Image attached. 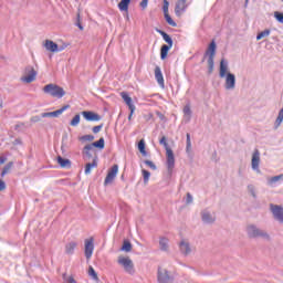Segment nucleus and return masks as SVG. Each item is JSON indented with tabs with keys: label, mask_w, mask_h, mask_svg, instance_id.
<instances>
[{
	"label": "nucleus",
	"mask_w": 283,
	"mask_h": 283,
	"mask_svg": "<svg viewBox=\"0 0 283 283\" xmlns=\"http://www.w3.org/2000/svg\"><path fill=\"white\" fill-rule=\"evenodd\" d=\"M245 232L248 238H250L251 240H256L258 238H261L262 240H265V242H271V234L253 223L247 226Z\"/></svg>",
	"instance_id": "1"
},
{
	"label": "nucleus",
	"mask_w": 283,
	"mask_h": 283,
	"mask_svg": "<svg viewBox=\"0 0 283 283\" xmlns=\"http://www.w3.org/2000/svg\"><path fill=\"white\" fill-rule=\"evenodd\" d=\"M216 41H212L208 49L206 50V53L203 55V60L208 57V74L211 75L213 74V70L216 67V62H214V59H216Z\"/></svg>",
	"instance_id": "2"
},
{
	"label": "nucleus",
	"mask_w": 283,
	"mask_h": 283,
	"mask_svg": "<svg viewBox=\"0 0 283 283\" xmlns=\"http://www.w3.org/2000/svg\"><path fill=\"white\" fill-rule=\"evenodd\" d=\"M44 94H50L53 98H63L65 96V90L56 84H48L43 87Z\"/></svg>",
	"instance_id": "3"
},
{
	"label": "nucleus",
	"mask_w": 283,
	"mask_h": 283,
	"mask_svg": "<svg viewBox=\"0 0 283 283\" xmlns=\"http://www.w3.org/2000/svg\"><path fill=\"white\" fill-rule=\"evenodd\" d=\"M117 262L123 266L124 271L128 273V275H134V273H136V270L134 269V261L128 256H119Z\"/></svg>",
	"instance_id": "4"
},
{
	"label": "nucleus",
	"mask_w": 283,
	"mask_h": 283,
	"mask_svg": "<svg viewBox=\"0 0 283 283\" xmlns=\"http://www.w3.org/2000/svg\"><path fill=\"white\" fill-rule=\"evenodd\" d=\"M166 165H167V171H168V176H172L174 175V169L176 167V157L174 156V150L168 149L166 151Z\"/></svg>",
	"instance_id": "5"
},
{
	"label": "nucleus",
	"mask_w": 283,
	"mask_h": 283,
	"mask_svg": "<svg viewBox=\"0 0 283 283\" xmlns=\"http://www.w3.org/2000/svg\"><path fill=\"white\" fill-rule=\"evenodd\" d=\"M270 211L272 212L273 218L283 224V207L271 203Z\"/></svg>",
	"instance_id": "6"
},
{
	"label": "nucleus",
	"mask_w": 283,
	"mask_h": 283,
	"mask_svg": "<svg viewBox=\"0 0 283 283\" xmlns=\"http://www.w3.org/2000/svg\"><path fill=\"white\" fill-rule=\"evenodd\" d=\"M67 109H70V104H66L54 112L41 113V118H59V116H61L63 112H67Z\"/></svg>",
	"instance_id": "7"
},
{
	"label": "nucleus",
	"mask_w": 283,
	"mask_h": 283,
	"mask_svg": "<svg viewBox=\"0 0 283 283\" xmlns=\"http://www.w3.org/2000/svg\"><path fill=\"white\" fill-rule=\"evenodd\" d=\"M200 216L203 224H213V222H216V214L212 213L209 209H203Z\"/></svg>",
	"instance_id": "8"
},
{
	"label": "nucleus",
	"mask_w": 283,
	"mask_h": 283,
	"mask_svg": "<svg viewBox=\"0 0 283 283\" xmlns=\"http://www.w3.org/2000/svg\"><path fill=\"white\" fill-rule=\"evenodd\" d=\"M157 280L159 283H170L174 279L169 275V271L158 268L157 270Z\"/></svg>",
	"instance_id": "9"
},
{
	"label": "nucleus",
	"mask_w": 283,
	"mask_h": 283,
	"mask_svg": "<svg viewBox=\"0 0 283 283\" xmlns=\"http://www.w3.org/2000/svg\"><path fill=\"white\" fill-rule=\"evenodd\" d=\"M224 90L227 91H233L235 90V74L228 72V74L224 76Z\"/></svg>",
	"instance_id": "10"
},
{
	"label": "nucleus",
	"mask_w": 283,
	"mask_h": 283,
	"mask_svg": "<svg viewBox=\"0 0 283 283\" xmlns=\"http://www.w3.org/2000/svg\"><path fill=\"white\" fill-rule=\"evenodd\" d=\"M118 175V165H114L112 166V168L108 170L106 178L104 180V185H112V182H114V179L116 178V176Z\"/></svg>",
	"instance_id": "11"
},
{
	"label": "nucleus",
	"mask_w": 283,
	"mask_h": 283,
	"mask_svg": "<svg viewBox=\"0 0 283 283\" xmlns=\"http://www.w3.org/2000/svg\"><path fill=\"white\" fill-rule=\"evenodd\" d=\"M44 48L45 50H48V52H63V50H65V46H59V44H56L54 41L52 40H46L44 43Z\"/></svg>",
	"instance_id": "12"
},
{
	"label": "nucleus",
	"mask_w": 283,
	"mask_h": 283,
	"mask_svg": "<svg viewBox=\"0 0 283 283\" xmlns=\"http://www.w3.org/2000/svg\"><path fill=\"white\" fill-rule=\"evenodd\" d=\"M187 8H189V3L178 0L175 6L176 17H179V18L182 17V14L187 12Z\"/></svg>",
	"instance_id": "13"
},
{
	"label": "nucleus",
	"mask_w": 283,
	"mask_h": 283,
	"mask_svg": "<svg viewBox=\"0 0 283 283\" xmlns=\"http://www.w3.org/2000/svg\"><path fill=\"white\" fill-rule=\"evenodd\" d=\"M81 114L88 123H98V120H101V115L92 111H84Z\"/></svg>",
	"instance_id": "14"
},
{
	"label": "nucleus",
	"mask_w": 283,
	"mask_h": 283,
	"mask_svg": "<svg viewBox=\"0 0 283 283\" xmlns=\"http://www.w3.org/2000/svg\"><path fill=\"white\" fill-rule=\"evenodd\" d=\"M85 258L86 260H90L94 253V238L86 239L85 240Z\"/></svg>",
	"instance_id": "15"
},
{
	"label": "nucleus",
	"mask_w": 283,
	"mask_h": 283,
	"mask_svg": "<svg viewBox=\"0 0 283 283\" xmlns=\"http://www.w3.org/2000/svg\"><path fill=\"white\" fill-rule=\"evenodd\" d=\"M25 72L28 75L22 77L24 83H33V81H36V72L34 71V67L27 66Z\"/></svg>",
	"instance_id": "16"
},
{
	"label": "nucleus",
	"mask_w": 283,
	"mask_h": 283,
	"mask_svg": "<svg viewBox=\"0 0 283 283\" xmlns=\"http://www.w3.org/2000/svg\"><path fill=\"white\" fill-rule=\"evenodd\" d=\"M120 96H122L124 103H126L129 112H132V114H134V112H136V105H134V102L129 97V94L127 92H122Z\"/></svg>",
	"instance_id": "17"
},
{
	"label": "nucleus",
	"mask_w": 283,
	"mask_h": 283,
	"mask_svg": "<svg viewBox=\"0 0 283 283\" xmlns=\"http://www.w3.org/2000/svg\"><path fill=\"white\" fill-rule=\"evenodd\" d=\"M228 74H229V62L222 59L219 64V76L220 78H224Z\"/></svg>",
	"instance_id": "18"
},
{
	"label": "nucleus",
	"mask_w": 283,
	"mask_h": 283,
	"mask_svg": "<svg viewBox=\"0 0 283 283\" xmlns=\"http://www.w3.org/2000/svg\"><path fill=\"white\" fill-rule=\"evenodd\" d=\"M252 169L253 171H256V174H260V150H254L252 155Z\"/></svg>",
	"instance_id": "19"
},
{
	"label": "nucleus",
	"mask_w": 283,
	"mask_h": 283,
	"mask_svg": "<svg viewBox=\"0 0 283 283\" xmlns=\"http://www.w3.org/2000/svg\"><path fill=\"white\" fill-rule=\"evenodd\" d=\"M191 116H193V112L191 111V104L188 103L184 106L185 123H191Z\"/></svg>",
	"instance_id": "20"
},
{
	"label": "nucleus",
	"mask_w": 283,
	"mask_h": 283,
	"mask_svg": "<svg viewBox=\"0 0 283 283\" xmlns=\"http://www.w3.org/2000/svg\"><path fill=\"white\" fill-rule=\"evenodd\" d=\"M282 182H283V174L268 179L269 187H277V185H282Z\"/></svg>",
	"instance_id": "21"
},
{
	"label": "nucleus",
	"mask_w": 283,
	"mask_h": 283,
	"mask_svg": "<svg viewBox=\"0 0 283 283\" xmlns=\"http://www.w3.org/2000/svg\"><path fill=\"white\" fill-rule=\"evenodd\" d=\"M155 78L161 87H165V77L163 76V71L159 66L155 67Z\"/></svg>",
	"instance_id": "22"
},
{
	"label": "nucleus",
	"mask_w": 283,
	"mask_h": 283,
	"mask_svg": "<svg viewBox=\"0 0 283 283\" xmlns=\"http://www.w3.org/2000/svg\"><path fill=\"white\" fill-rule=\"evenodd\" d=\"M179 250L184 255H189V253H191V245L189 242L182 240L179 243Z\"/></svg>",
	"instance_id": "23"
},
{
	"label": "nucleus",
	"mask_w": 283,
	"mask_h": 283,
	"mask_svg": "<svg viewBox=\"0 0 283 283\" xmlns=\"http://www.w3.org/2000/svg\"><path fill=\"white\" fill-rule=\"evenodd\" d=\"M57 165H60L62 169H70L72 167V161L70 159L57 156Z\"/></svg>",
	"instance_id": "24"
},
{
	"label": "nucleus",
	"mask_w": 283,
	"mask_h": 283,
	"mask_svg": "<svg viewBox=\"0 0 283 283\" xmlns=\"http://www.w3.org/2000/svg\"><path fill=\"white\" fill-rule=\"evenodd\" d=\"M92 149H94L90 144L84 146L83 150H82V155L84 160H92L93 156H92Z\"/></svg>",
	"instance_id": "25"
},
{
	"label": "nucleus",
	"mask_w": 283,
	"mask_h": 283,
	"mask_svg": "<svg viewBox=\"0 0 283 283\" xmlns=\"http://www.w3.org/2000/svg\"><path fill=\"white\" fill-rule=\"evenodd\" d=\"M78 247V243L76 241H71L66 243L65 245V254L66 255H74V250Z\"/></svg>",
	"instance_id": "26"
},
{
	"label": "nucleus",
	"mask_w": 283,
	"mask_h": 283,
	"mask_svg": "<svg viewBox=\"0 0 283 283\" xmlns=\"http://www.w3.org/2000/svg\"><path fill=\"white\" fill-rule=\"evenodd\" d=\"M174 48L171 44H163L160 49V59L161 61H165L167 59V54H169V50Z\"/></svg>",
	"instance_id": "27"
},
{
	"label": "nucleus",
	"mask_w": 283,
	"mask_h": 283,
	"mask_svg": "<svg viewBox=\"0 0 283 283\" xmlns=\"http://www.w3.org/2000/svg\"><path fill=\"white\" fill-rule=\"evenodd\" d=\"M159 249L160 251H169V239L161 237L159 239Z\"/></svg>",
	"instance_id": "28"
},
{
	"label": "nucleus",
	"mask_w": 283,
	"mask_h": 283,
	"mask_svg": "<svg viewBox=\"0 0 283 283\" xmlns=\"http://www.w3.org/2000/svg\"><path fill=\"white\" fill-rule=\"evenodd\" d=\"M158 34H160V36H163L164 41H166L168 43V45H174V40L171 39V36L163 31V30H157Z\"/></svg>",
	"instance_id": "29"
},
{
	"label": "nucleus",
	"mask_w": 283,
	"mask_h": 283,
	"mask_svg": "<svg viewBox=\"0 0 283 283\" xmlns=\"http://www.w3.org/2000/svg\"><path fill=\"white\" fill-rule=\"evenodd\" d=\"M94 167H98V163H96V159H93V163L86 164L84 174L86 176H90V174H92V169H94Z\"/></svg>",
	"instance_id": "30"
},
{
	"label": "nucleus",
	"mask_w": 283,
	"mask_h": 283,
	"mask_svg": "<svg viewBox=\"0 0 283 283\" xmlns=\"http://www.w3.org/2000/svg\"><path fill=\"white\" fill-rule=\"evenodd\" d=\"M129 3H132V0H122L118 3V9L120 12H127V10H129Z\"/></svg>",
	"instance_id": "31"
},
{
	"label": "nucleus",
	"mask_w": 283,
	"mask_h": 283,
	"mask_svg": "<svg viewBox=\"0 0 283 283\" xmlns=\"http://www.w3.org/2000/svg\"><path fill=\"white\" fill-rule=\"evenodd\" d=\"M92 146V148L94 149V147L96 149H105V138H99L97 142H94L92 144H88Z\"/></svg>",
	"instance_id": "32"
},
{
	"label": "nucleus",
	"mask_w": 283,
	"mask_h": 283,
	"mask_svg": "<svg viewBox=\"0 0 283 283\" xmlns=\"http://www.w3.org/2000/svg\"><path fill=\"white\" fill-rule=\"evenodd\" d=\"M145 139H140L137 144L138 151H140L144 156H147V150L145 149Z\"/></svg>",
	"instance_id": "33"
},
{
	"label": "nucleus",
	"mask_w": 283,
	"mask_h": 283,
	"mask_svg": "<svg viewBox=\"0 0 283 283\" xmlns=\"http://www.w3.org/2000/svg\"><path fill=\"white\" fill-rule=\"evenodd\" d=\"M13 165H14V164H13L12 161H10V163H8V164L3 167L2 172H1V178H3L4 176H7V174H10V171H11Z\"/></svg>",
	"instance_id": "34"
},
{
	"label": "nucleus",
	"mask_w": 283,
	"mask_h": 283,
	"mask_svg": "<svg viewBox=\"0 0 283 283\" xmlns=\"http://www.w3.org/2000/svg\"><path fill=\"white\" fill-rule=\"evenodd\" d=\"M271 30L265 29L264 31L258 33L256 41H261V39H266V36H270Z\"/></svg>",
	"instance_id": "35"
},
{
	"label": "nucleus",
	"mask_w": 283,
	"mask_h": 283,
	"mask_svg": "<svg viewBox=\"0 0 283 283\" xmlns=\"http://www.w3.org/2000/svg\"><path fill=\"white\" fill-rule=\"evenodd\" d=\"M164 17H165L168 25H171L172 28L178 27V23H176V21H174V19H171V15H169V13H164Z\"/></svg>",
	"instance_id": "36"
},
{
	"label": "nucleus",
	"mask_w": 283,
	"mask_h": 283,
	"mask_svg": "<svg viewBox=\"0 0 283 283\" xmlns=\"http://www.w3.org/2000/svg\"><path fill=\"white\" fill-rule=\"evenodd\" d=\"M81 123V115L76 114L73 119L70 122L71 127H78V124Z\"/></svg>",
	"instance_id": "37"
},
{
	"label": "nucleus",
	"mask_w": 283,
	"mask_h": 283,
	"mask_svg": "<svg viewBox=\"0 0 283 283\" xmlns=\"http://www.w3.org/2000/svg\"><path fill=\"white\" fill-rule=\"evenodd\" d=\"M120 251H125L126 253H129V251H132V242L125 240L120 248Z\"/></svg>",
	"instance_id": "38"
},
{
	"label": "nucleus",
	"mask_w": 283,
	"mask_h": 283,
	"mask_svg": "<svg viewBox=\"0 0 283 283\" xmlns=\"http://www.w3.org/2000/svg\"><path fill=\"white\" fill-rule=\"evenodd\" d=\"M282 122H283V107L281 108V111L279 112V115L276 117L275 128L280 127V125H282Z\"/></svg>",
	"instance_id": "39"
},
{
	"label": "nucleus",
	"mask_w": 283,
	"mask_h": 283,
	"mask_svg": "<svg viewBox=\"0 0 283 283\" xmlns=\"http://www.w3.org/2000/svg\"><path fill=\"white\" fill-rule=\"evenodd\" d=\"M142 174H143V178H144V184L147 185V182H149V178L151 177V172H149L146 169H143Z\"/></svg>",
	"instance_id": "40"
},
{
	"label": "nucleus",
	"mask_w": 283,
	"mask_h": 283,
	"mask_svg": "<svg viewBox=\"0 0 283 283\" xmlns=\"http://www.w3.org/2000/svg\"><path fill=\"white\" fill-rule=\"evenodd\" d=\"M82 143H92L94 140V135H84L80 137Z\"/></svg>",
	"instance_id": "41"
},
{
	"label": "nucleus",
	"mask_w": 283,
	"mask_h": 283,
	"mask_svg": "<svg viewBox=\"0 0 283 283\" xmlns=\"http://www.w3.org/2000/svg\"><path fill=\"white\" fill-rule=\"evenodd\" d=\"M88 275L93 277V280H98V274L96 273V270H94L93 266L88 268Z\"/></svg>",
	"instance_id": "42"
},
{
	"label": "nucleus",
	"mask_w": 283,
	"mask_h": 283,
	"mask_svg": "<svg viewBox=\"0 0 283 283\" xmlns=\"http://www.w3.org/2000/svg\"><path fill=\"white\" fill-rule=\"evenodd\" d=\"M159 144H161V145L165 147L166 151H167L168 149H171V148L169 147V144L167 143V137H165V136H163V137L160 138Z\"/></svg>",
	"instance_id": "43"
},
{
	"label": "nucleus",
	"mask_w": 283,
	"mask_h": 283,
	"mask_svg": "<svg viewBox=\"0 0 283 283\" xmlns=\"http://www.w3.org/2000/svg\"><path fill=\"white\" fill-rule=\"evenodd\" d=\"M144 163L147 165V167L153 169V171H156V169H158V167H156V164H154V161H151L149 159H146Z\"/></svg>",
	"instance_id": "44"
},
{
	"label": "nucleus",
	"mask_w": 283,
	"mask_h": 283,
	"mask_svg": "<svg viewBox=\"0 0 283 283\" xmlns=\"http://www.w3.org/2000/svg\"><path fill=\"white\" fill-rule=\"evenodd\" d=\"M163 10H164V14H169V1L164 0Z\"/></svg>",
	"instance_id": "45"
},
{
	"label": "nucleus",
	"mask_w": 283,
	"mask_h": 283,
	"mask_svg": "<svg viewBox=\"0 0 283 283\" xmlns=\"http://www.w3.org/2000/svg\"><path fill=\"white\" fill-rule=\"evenodd\" d=\"M187 142H186V149L187 151H189V149H191V135L187 134Z\"/></svg>",
	"instance_id": "46"
},
{
	"label": "nucleus",
	"mask_w": 283,
	"mask_h": 283,
	"mask_svg": "<svg viewBox=\"0 0 283 283\" xmlns=\"http://www.w3.org/2000/svg\"><path fill=\"white\" fill-rule=\"evenodd\" d=\"M274 17H275L276 21H279V23H283V13L282 12L276 11L274 13Z\"/></svg>",
	"instance_id": "47"
},
{
	"label": "nucleus",
	"mask_w": 283,
	"mask_h": 283,
	"mask_svg": "<svg viewBox=\"0 0 283 283\" xmlns=\"http://www.w3.org/2000/svg\"><path fill=\"white\" fill-rule=\"evenodd\" d=\"M75 25L78 28V30H84L83 24L81 23V13H77Z\"/></svg>",
	"instance_id": "48"
},
{
	"label": "nucleus",
	"mask_w": 283,
	"mask_h": 283,
	"mask_svg": "<svg viewBox=\"0 0 283 283\" xmlns=\"http://www.w3.org/2000/svg\"><path fill=\"white\" fill-rule=\"evenodd\" d=\"M248 191L251 193L253 198H256L255 188L253 187V185L248 186Z\"/></svg>",
	"instance_id": "49"
},
{
	"label": "nucleus",
	"mask_w": 283,
	"mask_h": 283,
	"mask_svg": "<svg viewBox=\"0 0 283 283\" xmlns=\"http://www.w3.org/2000/svg\"><path fill=\"white\" fill-rule=\"evenodd\" d=\"M101 129H103V124L94 126L92 128V132H93V134H98L101 132Z\"/></svg>",
	"instance_id": "50"
},
{
	"label": "nucleus",
	"mask_w": 283,
	"mask_h": 283,
	"mask_svg": "<svg viewBox=\"0 0 283 283\" xmlns=\"http://www.w3.org/2000/svg\"><path fill=\"white\" fill-rule=\"evenodd\" d=\"M193 202V196H191L189 192L186 196V205H191Z\"/></svg>",
	"instance_id": "51"
},
{
	"label": "nucleus",
	"mask_w": 283,
	"mask_h": 283,
	"mask_svg": "<svg viewBox=\"0 0 283 283\" xmlns=\"http://www.w3.org/2000/svg\"><path fill=\"white\" fill-rule=\"evenodd\" d=\"M148 3H149V0H142L139 6L143 10H145L147 8Z\"/></svg>",
	"instance_id": "52"
},
{
	"label": "nucleus",
	"mask_w": 283,
	"mask_h": 283,
	"mask_svg": "<svg viewBox=\"0 0 283 283\" xmlns=\"http://www.w3.org/2000/svg\"><path fill=\"white\" fill-rule=\"evenodd\" d=\"M40 120H41V115L40 116L35 115V116L31 117V123H40Z\"/></svg>",
	"instance_id": "53"
},
{
	"label": "nucleus",
	"mask_w": 283,
	"mask_h": 283,
	"mask_svg": "<svg viewBox=\"0 0 283 283\" xmlns=\"http://www.w3.org/2000/svg\"><path fill=\"white\" fill-rule=\"evenodd\" d=\"M64 280L66 283H77L76 280H74V277H72V276H69L67 279H65V276H64Z\"/></svg>",
	"instance_id": "54"
},
{
	"label": "nucleus",
	"mask_w": 283,
	"mask_h": 283,
	"mask_svg": "<svg viewBox=\"0 0 283 283\" xmlns=\"http://www.w3.org/2000/svg\"><path fill=\"white\" fill-rule=\"evenodd\" d=\"M0 191H6V181L0 179Z\"/></svg>",
	"instance_id": "55"
},
{
	"label": "nucleus",
	"mask_w": 283,
	"mask_h": 283,
	"mask_svg": "<svg viewBox=\"0 0 283 283\" xmlns=\"http://www.w3.org/2000/svg\"><path fill=\"white\" fill-rule=\"evenodd\" d=\"M6 164V158L0 156V165Z\"/></svg>",
	"instance_id": "56"
},
{
	"label": "nucleus",
	"mask_w": 283,
	"mask_h": 283,
	"mask_svg": "<svg viewBox=\"0 0 283 283\" xmlns=\"http://www.w3.org/2000/svg\"><path fill=\"white\" fill-rule=\"evenodd\" d=\"M132 116H134V113H132V111H130V113L128 115V120H132Z\"/></svg>",
	"instance_id": "57"
},
{
	"label": "nucleus",
	"mask_w": 283,
	"mask_h": 283,
	"mask_svg": "<svg viewBox=\"0 0 283 283\" xmlns=\"http://www.w3.org/2000/svg\"><path fill=\"white\" fill-rule=\"evenodd\" d=\"M245 3H249V0H245Z\"/></svg>",
	"instance_id": "58"
}]
</instances>
